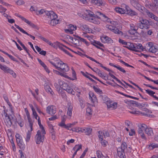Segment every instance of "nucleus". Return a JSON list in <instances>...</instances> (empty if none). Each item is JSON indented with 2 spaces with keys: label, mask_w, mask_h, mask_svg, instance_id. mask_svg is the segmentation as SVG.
I'll return each instance as SVG.
<instances>
[{
  "label": "nucleus",
  "mask_w": 158,
  "mask_h": 158,
  "mask_svg": "<svg viewBox=\"0 0 158 158\" xmlns=\"http://www.w3.org/2000/svg\"><path fill=\"white\" fill-rule=\"evenodd\" d=\"M86 11L87 13L85 15V18H89V20H93L94 19H95L96 18L98 19H106L107 20L110 19L105 14L101 13L100 12L97 11L94 14V13L89 10H86Z\"/></svg>",
  "instance_id": "obj_1"
},
{
  "label": "nucleus",
  "mask_w": 158,
  "mask_h": 158,
  "mask_svg": "<svg viewBox=\"0 0 158 158\" xmlns=\"http://www.w3.org/2000/svg\"><path fill=\"white\" fill-rule=\"evenodd\" d=\"M115 10L116 12L120 14H126L131 16L137 15L136 12L131 10L128 6H126L125 10L119 7H116L115 8Z\"/></svg>",
  "instance_id": "obj_2"
},
{
  "label": "nucleus",
  "mask_w": 158,
  "mask_h": 158,
  "mask_svg": "<svg viewBox=\"0 0 158 158\" xmlns=\"http://www.w3.org/2000/svg\"><path fill=\"white\" fill-rule=\"evenodd\" d=\"M127 148V144L126 142H123L121 147L117 149V152L118 156L120 158H126L125 149Z\"/></svg>",
  "instance_id": "obj_3"
},
{
  "label": "nucleus",
  "mask_w": 158,
  "mask_h": 158,
  "mask_svg": "<svg viewBox=\"0 0 158 158\" xmlns=\"http://www.w3.org/2000/svg\"><path fill=\"white\" fill-rule=\"evenodd\" d=\"M35 138L36 143L37 144H40L41 143H43L44 140V136L42 135L39 130L37 131Z\"/></svg>",
  "instance_id": "obj_4"
},
{
  "label": "nucleus",
  "mask_w": 158,
  "mask_h": 158,
  "mask_svg": "<svg viewBox=\"0 0 158 158\" xmlns=\"http://www.w3.org/2000/svg\"><path fill=\"white\" fill-rule=\"evenodd\" d=\"M106 27V28L110 30L115 34H119L120 35H123V33L121 31H119L118 28H117L116 27H115L113 26L111 24H107Z\"/></svg>",
  "instance_id": "obj_5"
},
{
  "label": "nucleus",
  "mask_w": 158,
  "mask_h": 158,
  "mask_svg": "<svg viewBox=\"0 0 158 158\" xmlns=\"http://www.w3.org/2000/svg\"><path fill=\"white\" fill-rule=\"evenodd\" d=\"M58 64H60V66L59 67V71L62 72H68L69 70V68L67 64L63 63L62 61H60L58 63Z\"/></svg>",
  "instance_id": "obj_6"
},
{
  "label": "nucleus",
  "mask_w": 158,
  "mask_h": 158,
  "mask_svg": "<svg viewBox=\"0 0 158 158\" xmlns=\"http://www.w3.org/2000/svg\"><path fill=\"white\" fill-rule=\"evenodd\" d=\"M139 27L142 29L145 28L146 29L149 28V26L151 24L149 20H142L141 23L139 24Z\"/></svg>",
  "instance_id": "obj_7"
},
{
  "label": "nucleus",
  "mask_w": 158,
  "mask_h": 158,
  "mask_svg": "<svg viewBox=\"0 0 158 158\" xmlns=\"http://www.w3.org/2000/svg\"><path fill=\"white\" fill-rule=\"evenodd\" d=\"M46 111L48 114L53 116L56 112V108L54 106H49L47 107Z\"/></svg>",
  "instance_id": "obj_8"
},
{
  "label": "nucleus",
  "mask_w": 158,
  "mask_h": 158,
  "mask_svg": "<svg viewBox=\"0 0 158 158\" xmlns=\"http://www.w3.org/2000/svg\"><path fill=\"white\" fill-rule=\"evenodd\" d=\"M45 14L51 20H56L58 17L57 15L52 11H47L45 12Z\"/></svg>",
  "instance_id": "obj_9"
},
{
  "label": "nucleus",
  "mask_w": 158,
  "mask_h": 158,
  "mask_svg": "<svg viewBox=\"0 0 158 158\" xmlns=\"http://www.w3.org/2000/svg\"><path fill=\"white\" fill-rule=\"evenodd\" d=\"M89 1L98 6H105V3L102 0H89Z\"/></svg>",
  "instance_id": "obj_10"
},
{
  "label": "nucleus",
  "mask_w": 158,
  "mask_h": 158,
  "mask_svg": "<svg viewBox=\"0 0 158 158\" xmlns=\"http://www.w3.org/2000/svg\"><path fill=\"white\" fill-rule=\"evenodd\" d=\"M101 40L102 42L103 43H111L113 42V40L106 36L101 37Z\"/></svg>",
  "instance_id": "obj_11"
},
{
  "label": "nucleus",
  "mask_w": 158,
  "mask_h": 158,
  "mask_svg": "<svg viewBox=\"0 0 158 158\" xmlns=\"http://www.w3.org/2000/svg\"><path fill=\"white\" fill-rule=\"evenodd\" d=\"M46 23L51 26H54L60 23L61 20H46Z\"/></svg>",
  "instance_id": "obj_12"
},
{
  "label": "nucleus",
  "mask_w": 158,
  "mask_h": 158,
  "mask_svg": "<svg viewBox=\"0 0 158 158\" xmlns=\"http://www.w3.org/2000/svg\"><path fill=\"white\" fill-rule=\"evenodd\" d=\"M148 45L149 47H150L149 49V52L152 53H155L157 51L158 49L155 46L152 45V44L149 43Z\"/></svg>",
  "instance_id": "obj_13"
},
{
  "label": "nucleus",
  "mask_w": 158,
  "mask_h": 158,
  "mask_svg": "<svg viewBox=\"0 0 158 158\" xmlns=\"http://www.w3.org/2000/svg\"><path fill=\"white\" fill-rule=\"evenodd\" d=\"M58 83L59 85L60 86L61 88L65 90L69 86L67 83H64L60 80L59 81Z\"/></svg>",
  "instance_id": "obj_14"
},
{
  "label": "nucleus",
  "mask_w": 158,
  "mask_h": 158,
  "mask_svg": "<svg viewBox=\"0 0 158 158\" xmlns=\"http://www.w3.org/2000/svg\"><path fill=\"white\" fill-rule=\"evenodd\" d=\"M127 46H123L124 47L127 48L130 50L134 51V48L135 47L134 44L132 43H127Z\"/></svg>",
  "instance_id": "obj_15"
},
{
  "label": "nucleus",
  "mask_w": 158,
  "mask_h": 158,
  "mask_svg": "<svg viewBox=\"0 0 158 158\" xmlns=\"http://www.w3.org/2000/svg\"><path fill=\"white\" fill-rule=\"evenodd\" d=\"M145 132L149 136H152L154 135L152 129L151 128H148L147 127L146 129L145 130Z\"/></svg>",
  "instance_id": "obj_16"
},
{
  "label": "nucleus",
  "mask_w": 158,
  "mask_h": 158,
  "mask_svg": "<svg viewBox=\"0 0 158 158\" xmlns=\"http://www.w3.org/2000/svg\"><path fill=\"white\" fill-rule=\"evenodd\" d=\"M109 65L111 66L117 68L118 70H119L121 72H122L123 73H125L126 72V71L122 68L120 67L119 66H116L114 65L113 64L110 63L109 64Z\"/></svg>",
  "instance_id": "obj_17"
},
{
  "label": "nucleus",
  "mask_w": 158,
  "mask_h": 158,
  "mask_svg": "<svg viewBox=\"0 0 158 158\" xmlns=\"http://www.w3.org/2000/svg\"><path fill=\"white\" fill-rule=\"evenodd\" d=\"M89 95L90 97L89 98L91 99L92 102H94L97 100L96 96L93 92H90Z\"/></svg>",
  "instance_id": "obj_18"
},
{
  "label": "nucleus",
  "mask_w": 158,
  "mask_h": 158,
  "mask_svg": "<svg viewBox=\"0 0 158 158\" xmlns=\"http://www.w3.org/2000/svg\"><path fill=\"white\" fill-rule=\"evenodd\" d=\"M44 89L48 93L52 95H53L54 94L49 86L47 85H44Z\"/></svg>",
  "instance_id": "obj_19"
},
{
  "label": "nucleus",
  "mask_w": 158,
  "mask_h": 158,
  "mask_svg": "<svg viewBox=\"0 0 158 158\" xmlns=\"http://www.w3.org/2000/svg\"><path fill=\"white\" fill-rule=\"evenodd\" d=\"M135 47L134 48V51L135 52H138V51L137 50V49H141L142 50H143V47L142 46V44H134Z\"/></svg>",
  "instance_id": "obj_20"
},
{
  "label": "nucleus",
  "mask_w": 158,
  "mask_h": 158,
  "mask_svg": "<svg viewBox=\"0 0 158 158\" xmlns=\"http://www.w3.org/2000/svg\"><path fill=\"white\" fill-rule=\"evenodd\" d=\"M5 72L6 73H9L14 78H15L16 77V74L15 72L8 67L7 68Z\"/></svg>",
  "instance_id": "obj_21"
},
{
  "label": "nucleus",
  "mask_w": 158,
  "mask_h": 158,
  "mask_svg": "<svg viewBox=\"0 0 158 158\" xmlns=\"http://www.w3.org/2000/svg\"><path fill=\"white\" fill-rule=\"evenodd\" d=\"M24 21L25 22L33 28L37 30L39 29V27L36 25L32 23L30 20H24Z\"/></svg>",
  "instance_id": "obj_22"
},
{
  "label": "nucleus",
  "mask_w": 158,
  "mask_h": 158,
  "mask_svg": "<svg viewBox=\"0 0 158 158\" xmlns=\"http://www.w3.org/2000/svg\"><path fill=\"white\" fill-rule=\"evenodd\" d=\"M78 27L81 29L82 30L84 31H87V29H88V26L87 25L82 23L79 24Z\"/></svg>",
  "instance_id": "obj_23"
},
{
  "label": "nucleus",
  "mask_w": 158,
  "mask_h": 158,
  "mask_svg": "<svg viewBox=\"0 0 158 158\" xmlns=\"http://www.w3.org/2000/svg\"><path fill=\"white\" fill-rule=\"evenodd\" d=\"M128 32L130 35H134L136 36H137L138 34L136 30L133 27L131 28L129 30Z\"/></svg>",
  "instance_id": "obj_24"
},
{
  "label": "nucleus",
  "mask_w": 158,
  "mask_h": 158,
  "mask_svg": "<svg viewBox=\"0 0 158 158\" xmlns=\"http://www.w3.org/2000/svg\"><path fill=\"white\" fill-rule=\"evenodd\" d=\"M92 131V129L90 128H85L83 129L82 130V132H84L86 135H89L91 134V131Z\"/></svg>",
  "instance_id": "obj_25"
},
{
  "label": "nucleus",
  "mask_w": 158,
  "mask_h": 158,
  "mask_svg": "<svg viewBox=\"0 0 158 158\" xmlns=\"http://www.w3.org/2000/svg\"><path fill=\"white\" fill-rule=\"evenodd\" d=\"M145 91L147 94H149L153 98H155V99H158L157 97L156 96L154 95V94L155 93V92H153V91H152L151 90H150L148 89L145 90Z\"/></svg>",
  "instance_id": "obj_26"
},
{
  "label": "nucleus",
  "mask_w": 158,
  "mask_h": 158,
  "mask_svg": "<svg viewBox=\"0 0 158 158\" xmlns=\"http://www.w3.org/2000/svg\"><path fill=\"white\" fill-rule=\"evenodd\" d=\"M117 103H113L112 102L107 103V107L108 108L113 107L114 109H116L117 106Z\"/></svg>",
  "instance_id": "obj_27"
},
{
  "label": "nucleus",
  "mask_w": 158,
  "mask_h": 158,
  "mask_svg": "<svg viewBox=\"0 0 158 158\" xmlns=\"http://www.w3.org/2000/svg\"><path fill=\"white\" fill-rule=\"evenodd\" d=\"M146 14L149 17L153 19L154 20H158V18L156 17L153 14L150 12L149 10H148V12H147Z\"/></svg>",
  "instance_id": "obj_28"
},
{
  "label": "nucleus",
  "mask_w": 158,
  "mask_h": 158,
  "mask_svg": "<svg viewBox=\"0 0 158 158\" xmlns=\"http://www.w3.org/2000/svg\"><path fill=\"white\" fill-rule=\"evenodd\" d=\"M65 90L69 93H71L72 94L74 95L75 94V92L73 90V89L70 86H69L66 88Z\"/></svg>",
  "instance_id": "obj_29"
},
{
  "label": "nucleus",
  "mask_w": 158,
  "mask_h": 158,
  "mask_svg": "<svg viewBox=\"0 0 158 158\" xmlns=\"http://www.w3.org/2000/svg\"><path fill=\"white\" fill-rule=\"evenodd\" d=\"M77 28V27L76 26H74V25L72 24H70L69 25V29L71 30L70 32H71V34H73V31L76 30Z\"/></svg>",
  "instance_id": "obj_30"
},
{
  "label": "nucleus",
  "mask_w": 158,
  "mask_h": 158,
  "mask_svg": "<svg viewBox=\"0 0 158 158\" xmlns=\"http://www.w3.org/2000/svg\"><path fill=\"white\" fill-rule=\"evenodd\" d=\"M76 37L80 40L82 42H84L85 44L87 45L88 46L89 44V43L85 39L83 38H81L80 36L78 35H77L76 36Z\"/></svg>",
  "instance_id": "obj_31"
},
{
  "label": "nucleus",
  "mask_w": 158,
  "mask_h": 158,
  "mask_svg": "<svg viewBox=\"0 0 158 158\" xmlns=\"http://www.w3.org/2000/svg\"><path fill=\"white\" fill-rule=\"evenodd\" d=\"M109 75L112 78L116 80L117 81H118V83H119L121 85H122L123 83L119 79H118L114 75L110 73H109Z\"/></svg>",
  "instance_id": "obj_32"
},
{
  "label": "nucleus",
  "mask_w": 158,
  "mask_h": 158,
  "mask_svg": "<svg viewBox=\"0 0 158 158\" xmlns=\"http://www.w3.org/2000/svg\"><path fill=\"white\" fill-rule=\"evenodd\" d=\"M158 148V144L153 143L150 144L149 146V148L150 150H153V149Z\"/></svg>",
  "instance_id": "obj_33"
},
{
  "label": "nucleus",
  "mask_w": 158,
  "mask_h": 158,
  "mask_svg": "<svg viewBox=\"0 0 158 158\" xmlns=\"http://www.w3.org/2000/svg\"><path fill=\"white\" fill-rule=\"evenodd\" d=\"M72 77L73 78H71L70 77L69 79L72 80H74L77 79V78L76 77V74L75 71L73 69H72Z\"/></svg>",
  "instance_id": "obj_34"
},
{
  "label": "nucleus",
  "mask_w": 158,
  "mask_h": 158,
  "mask_svg": "<svg viewBox=\"0 0 158 158\" xmlns=\"http://www.w3.org/2000/svg\"><path fill=\"white\" fill-rule=\"evenodd\" d=\"M31 132L29 130H28L27 133V136L26 138V140L27 142L29 141L31 137Z\"/></svg>",
  "instance_id": "obj_35"
},
{
  "label": "nucleus",
  "mask_w": 158,
  "mask_h": 158,
  "mask_svg": "<svg viewBox=\"0 0 158 158\" xmlns=\"http://www.w3.org/2000/svg\"><path fill=\"white\" fill-rule=\"evenodd\" d=\"M97 87H95V86H93V89L95 91L99 94H102L103 93L102 92V90L98 87L97 85Z\"/></svg>",
  "instance_id": "obj_36"
},
{
  "label": "nucleus",
  "mask_w": 158,
  "mask_h": 158,
  "mask_svg": "<svg viewBox=\"0 0 158 158\" xmlns=\"http://www.w3.org/2000/svg\"><path fill=\"white\" fill-rule=\"evenodd\" d=\"M49 131L52 134V135H55V132L54 131L53 127L52 124H50L49 125Z\"/></svg>",
  "instance_id": "obj_37"
},
{
  "label": "nucleus",
  "mask_w": 158,
  "mask_h": 158,
  "mask_svg": "<svg viewBox=\"0 0 158 158\" xmlns=\"http://www.w3.org/2000/svg\"><path fill=\"white\" fill-rule=\"evenodd\" d=\"M16 39L18 40L17 42L19 43V44L21 45V46L22 47V48H23V49L26 51L27 52L28 50L27 48L25 46L24 44H23V43L17 37L16 38Z\"/></svg>",
  "instance_id": "obj_38"
},
{
  "label": "nucleus",
  "mask_w": 158,
  "mask_h": 158,
  "mask_svg": "<svg viewBox=\"0 0 158 158\" xmlns=\"http://www.w3.org/2000/svg\"><path fill=\"white\" fill-rule=\"evenodd\" d=\"M149 8L152 10H155L157 9L158 7H156V6H155V4L154 3L153 4H150L149 5H148Z\"/></svg>",
  "instance_id": "obj_39"
},
{
  "label": "nucleus",
  "mask_w": 158,
  "mask_h": 158,
  "mask_svg": "<svg viewBox=\"0 0 158 158\" xmlns=\"http://www.w3.org/2000/svg\"><path fill=\"white\" fill-rule=\"evenodd\" d=\"M148 10L145 8L144 6H141L139 11L143 14L146 13L148 12Z\"/></svg>",
  "instance_id": "obj_40"
},
{
  "label": "nucleus",
  "mask_w": 158,
  "mask_h": 158,
  "mask_svg": "<svg viewBox=\"0 0 158 158\" xmlns=\"http://www.w3.org/2000/svg\"><path fill=\"white\" fill-rule=\"evenodd\" d=\"M87 73L89 75H90L91 77H92L94 79H95L96 80H98V81H99L100 83H101L102 84H103V85H106V84H105V83H103L102 81H101V80H100L99 79H98L97 77H95L94 76V75H92L91 74H89V73H88L87 72H86V73Z\"/></svg>",
  "instance_id": "obj_41"
},
{
  "label": "nucleus",
  "mask_w": 158,
  "mask_h": 158,
  "mask_svg": "<svg viewBox=\"0 0 158 158\" xmlns=\"http://www.w3.org/2000/svg\"><path fill=\"white\" fill-rule=\"evenodd\" d=\"M97 63L99 64L100 65V66L101 67H102L105 70H107V71H108V72H109L110 73V72L113 73H114V72H113L112 70H110L109 69L107 68L106 67L104 66H103L102 64L99 63V62H98V63Z\"/></svg>",
  "instance_id": "obj_42"
},
{
  "label": "nucleus",
  "mask_w": 158,
  "mask_h": 158,
  "mask_svg": "<svg viewBox=\"0 0 158 158\" xmlns=\"http://www.w3.org/2000/svg\"><path fill=\"white\" fill-rule=\"evenodd\" d=\"M147 127V125H145V124H141L139 126V129H141V130H143V131H145V130Z\"/></svg>",
  "instance_id": "obj_43"
},
{
  "label": "nucleus",
  "mask_w": 158,
  "mask_h": 158,
  "mask_svg": "<svg viewBox=\"0 0 158 158\" xmlns=\"http://www.w3.org/2000/svg\"><path fill=\"white\" fill-rule=\"evenodd\" d=\"M17 122L21 127H22L23 126L24 122L23 120L22 119L20 118V119H19Z\"/></svg>",
  "instance_id": "obj_44"
},
{
  "label": "nucleus",
  "mask_w": 158,
  "mask_h": 158,
  "mask_svg": "<svg viewBox=\"0 0 158 158\" xmlns=\"http://www.w3.org/2000/svg\"><path fill=\"white\" fill-rule=\"evenodd\" d=\"M54 85L55 86V87L56 88V90L58 91V92L59 93L60 92V88H61L60 86V85H58L56 83H54Z\"/></svg>",
  "instance_id": "obj_45"
},
{
  "label": "nucleus",
  "mask_w": 158,
  "mask_h": 158,
  "mask_svg": "<svg viewBox=\"0 0 158 158\" xmlns=\"http://www.w3.org/2000/svg\"><path fill=\"white\" fill-rule=\"evenodd\" d=\"M60 72L59 75H60L68 79H69L70 78V77L66 75L67 73H65L66 72Z\"/></svg>",
  "instance_id": "obj_46"
},
{
  "label": "nucleus",
  "mask_w": 158,
  "mask_h": 158,
  "mask_svg": "<svg viewBox=\"0 0 158 158\" xmlns=\"http://www.w3.org/2000/svg\"><path fill=\"white\" fill-rule=\"evenodd\" d=\"M47 11H45L43 9H42L40 10H36V13L37 15H40L43 14L44 13L45 14V12Z\"/></svg>",
  "instance_id": "obj_47"
},
{
  "label": "nucleus",
  "mask_w": 158,
  "mask_h": 158,
  "mask_svg": "<svg viewBox=\"0 0 158 158\" xmlns=\"http://www.w3.org/2000/svg\"><path fill=\"white\" fill-rule=\"evenodd\" d=\"M79 101L81 108H84L85 107V104L83 100L81 98H79Z\"/></svg>",
  "instance_id": "obj_48"
},
{
  "label": "nucleus",
  "mask_w": 158,
  "mask_h": 158,
  "mask_svg": "<svg viewBox=\"0 0 158 158\" xmlns=\"http://www.w3.org/2000/svg\"><path fill=\"white\" fill-rule=\"evenodd\" d=\"M138 74H139L141 76H142L144 77L146 79L148 80V81H151L153 82H156L155 81V80H152V79H150V78L148 77H147L144 76V75H143V74H141L140 73V72H139L138 73Z\"/></svg>",
  "instance_id": "obj_49"
},
{
  "label": "nucleus",
  "mask_w": 158,
  "mask_h": 158,
  "mask_svg": "<svg viewBox=\"0 0 158 158\" xmlns=\"http://www.w3.org/2000/svg\"><path fill=\"white\" fill-rule=\"evenodd\" d=\"M125 102L126 103L128 104L130 103L131 104H132V105L135 104L136 105H136L137 104V103H138L137 102L135 101H133V100H130L129 101H127V102H125Z\"/></svg>",
  "instance_id": "obj_50"
},
{
  "label": "nucleus",
  "mask_w": 158,
  "mask_h": 158,
  "mask_svg": "<svg viewBox=\"0 0 158 158\" xmlns=\"http://www.w3.org/2000/svg\"><path fill=\"white\" fill-rule=\"evenodd\" d=\"M102 132L99 131L98 132V136L100 141H103V137L102 136Z\"/></svg>",
  "instance_id": "obj_51"
},
{
  "label": "nucleus",
  "mask_w": 158,
  "mask_h": 158,
  "mask_svg": "<svg viewBox=\"0 0 158 158\" xmlns=\"http://www.w3.org/2000/svg\"><path fill=\"white\" fill-rule=\"evenodd\" d=\"M59 44V42L58 41H56V42L52 43L51 46L54 48L57 49Z\"/></svg>",
  "instance_id": "obj_52"
},
{
  "label": "nucleus",
  "mask_w": 158,
  "mask_h": 158,
  "mask_svg": "<svg viewBox=\"0 0 158 158\" xmlns=\"http://www.w3.org/2000/svg\"><path fill=\"white\" fill-rule=\"evenodd\" d=\"M18 146L20 148H22L23 149H24L25 148V145L23 142V140H22L20 143H19Z\"/></svg>",
  "instance_id": "obj_53"
},
{
  "label": "nucleus",
  "mask_w": 158,
  "mask_h": 158,
  "mask_svg": "<svg viewBox=\"0 0 158 158\" xmlns=\"http://www.w3.org/2000/svg\"><path fill=\"white\" fill-rule=\"evenodd\" d=\"M72 107L71 106H69L68 109L67 114L69 116H71L72 114Z\"/></svg>",
  "instance_id": "obj_54"
},
{
  "label": "nucleus",
  "mask_w": 158,
  "mask_h": 158,
  "mask_svg": "<svg viewBox=\"0 0 158 158\" xmlns=\"http://www.w3.org/2000/svg\"><path fill=\"white\" fill-rule=\"evenodd\" d=\"M119 61L121 63H122L124 65H125L126 66H127V67H131V68H134L133 66L125 62L123 60H120Z\"/></svg>",
  "instance_id": "obj_55"
},
{
  "label": "nucleus",
  "mask_w": 158,
  "mask_h": 158,
  "mask_svg": "<svg viewBox=\"0 0 158 158\" xmlns=\"http://www.w3.org/2000/svg\"><path fill=\"white\" fill-rule=\"evenodd\" d=\"M93 43H94L96 45L97 44V45L100 46L101 47H104V45L102 44L99 41H95V40H93Z\"/></svg>",
  "instance_id": "obj_56"
},
{
  "label": "nucleus",
  "mask_w": 158,
  "mask_h": 158,
  "mask_svg": "<svg viewBox=\"0 0 158 158\" xmlns=\"http://www.w3.org/2000/svg\"><path fill=\"white\" fill-rule=\"evenodd\" d=\"M3 52V53L7 55L11 60L13 61H16V59L11 55H9L6 52Z\"/></svg>",
  "instance_id": "obj_57"
},
{
  "label": "nucleus",
  "mask_w": 158,
  "mask_h": 158,
  "mask_svg": "<svg viewBox=\"0 0 158 158\" xmlns=\"http://www.w3.org/2000/svg\"><path fill=\"white\" fill-rule=\"evenodd\" d=\"M65 120H66V118H65L64 117V116H62V118H61V122L59 124V125L61 127V124H65Z\"/></svg>",
  "instance_id": "obj_58"
},
{
  "label": "nucleus",
  "mask_w": 158,
  "mask_h": 158,
  "mask_svg": "<svg viewBox=\"0 0 158 158\" xmlns=\"http://www.w3.org/2000/svg\"><path fill=\"white\" fill-rule=\"evenodd\" d=\"M100 141V143H101L102 146L104 147H105L107 146V144L108 143V142L106 140H103V141Z\"/></svg>",
  "instance_id": "obj_59"
},
{
  "label": "nucleus",
  "mask_w": 158,
  "mask_h": 158,
  "mask_svg": "<svg viewBox=\"0 0 158 158\" xmlns=\"http://www.w3.org/2000/svg\"><path fill=\"white\" fill-rule=\"evenodd\" d=\"M110 24L113 26L116 27V26L118 25V23L117 21H114V20L110 21Z\"/></svg>",
  "instance_id": "obj_60"
},
{
  "label": "nucleus",
  "mask_w": 158,
  "mask_h": 158,
  "mask_svg": "<svg viewBox=\"0 0 158 158\" xmlns=\"http://www.w3.org/2000/svg\"><path fill=\"white\" fill-rule=\"evenodd\" d=\"M84 56L86 57L87 58L91 60H92V61H94L96 63H98V62L97 61L94 59V58H92L91 57H90L88 56L86 54L84 55Z\"/></svg>",
  "instance_id": "obj_61"
},
{
  "label": "nucleus",
  "mask_w": 158,
  "mask_h": 158,
  "mask_svg": "<svg viewBox=\"0 0 158 158\" xmlns=\"http://www.w3.org/2000/svg\"><path fill=\"white\" fill-rule=\"evenodd\" d=\"M86 113H88L89 115L92 114V110L89 107H88L86 108Z\"/></svg>",
  "instance_id": "obj_62"
},
{
  "label": "nucleus",
  "mask_w": 158,
  "mask_h": 158,
  "mask_svg": "<svg viewBox=\"0 0 158 158\" xmlns=\"http://www.w3.org/2000/svg\"><path fill=\"white\" fill-rule=\"evenodd\" d=\"M37 60L39 61V63L40 64L43 66V67H46V65L40 59L38 58Z\"/></svg>",
  "instance_id": "obj_63"
},
{
  "label": "nucleus",
  "mask_w": 158,
  "mask_h": 158,
  "mask_svg": "<svg viewBox=\"0 0 158 158\" xmlns=\"http://www.w3.org/2000/svg\"><path fill=\"white\" fill-rule=\"evenodd\" d=\"M102 132L105 138L106 137H108L109 136V134L108 131H104Z\"/></svg>",
  "instance_id": "obj_64"
}]
</instances>
